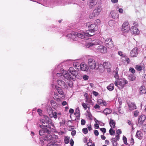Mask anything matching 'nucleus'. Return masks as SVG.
I'll return each mask as SVG.
<instances>
[{"instance_id": "f257e3e1", "label": "nucleus", "mask_w": 146, "mask_h": 146, "mask_svg": "<svg viewBox=\"0 0 146 146\" xmlns=\"http://www.w3.org/2000/svg\"><path fill=\"white\" fill-rule=\"evenodd\" d=\"M41 122L45 125L44 126V127L48 128L50 129V130L51 128V126L53 127L54 124L52 123V120L48 116L46 115H44V119H42Z\"/></svg>"}, {"instance_id": "f03ea898", "label": "nucleus", "mask_w": 146, "mask_h": 146, "mask_svg": "<svg viewBox=\"0 0 146 146\" xmlns=\"http://www.w3.org/2000/svg\"><path fill=\"white\" fill-rule=\"evenodd\" d=\"M94 30H87L86 31V32H83L80 33L79 36L80 38L81 39L85 38V40L87 39L88 37H90L95 35L96 33L95 31Z\"/></svg>"}, {"instance_id": "7ed1b4c3", "label": "nucleus", "mask_w": 146, "mask_h": 146, "mask_svg": "<svg viewBox=\"0 0 146 146\" xmlns=\"http://www.w3.org/2000/svg\"><path fill=\"white\" fill-rule=\"evenodd\" d=\"M88 64L90 69H98L100 66L96 62L93 57H91L89 58L88 60Z\"/></svg>"}, {"instance_id": "20e7f679", "label": "nucleus", "mask_w": 146, "mask_h": 146, "mask_svg": "<svg viewBox=\"0 0 146 146\" xmlns=\"http://www.w3.org/2000/svg\"><path fill=\"white\" fill-rule=\"evenodd\" d=\"M128 83L127 81L125 79H118L115 81L114 84L119 90L123 89L125 84Z\"/></svg>"}, {"instance_id": "39448f33", "label": "nucleus", "mask_w": 146, "mask_h": 146, "mask_svg": "<svg viewBox=\"0 0 146 146\" xmlns=\"http://www.w3.org/2000/svg\"><path fill=\"white\" fill-rule=\"evenodd\" d=\"M48 134L45 136L43 137V139L48 142L54 141V143H55L57 141L56 139L58 138V136L55 135H51L49 134Z\"/></svg>"}, {"instance_id": "423d86ee", "label": "nucleus", "mask_w": 146, "mask_h": 146, "mask_svg": "<svg viewBox=\"0 0 146 146\" xmlns=\"http://www.w3.org/2000/svg\"><path fill=\"white\" fill-rule=\"evenodd\" d=\"M96 7L94 10L92 14L90 15L89 16V18L90 19H92L94 17L98 16L99 14L102 10V9L100 6L97 5L96 6Z\"/></svg>"}, {"instance_id": "0eeeda50", "label": "nucleus", "mask_w": 146, "mask_h": 146, "mask_svg": "<svg viewBox=\"0 0 146 146\" xmlns=\"http://www.w3.org/2000/svg\"><path fill=\"white\" fill-rule=\"evenodd\" d=\"M80 34V33H78L77 32H73L71 34H68L66 36L68 37V38H70L71 39H72L74 40H77L78 38H80L79 36V34Z\"/></svg>"}, {"instance_id": "6e6552de", "label": "nucleus", "mask_w": 146, "mask_h": 146, "mask_svg": "<svg viewBox=\"0 0 146 146\" xmlns=\"http://www.w3.org/2000/svg\"><path fill=\"white\" fill-rule=\"evenodd\" d=\"M104 43L106 46L108 48H111L114 46L113 42L112 41L111 39L110 38H107L105 40Z\"/></svg>"}, {"instance_id": "1a4fd4ad", "label": "nucleus", "mask_w": 146, "mask_h": 146, "mask_svg": "<svg viewBox=\"0 0 146 146\" xmlns=\"http://www.w3.org/2000/svg\"><path fill=\"white\" fill-rule=\"evenodd\" d=\"M129 29V23L127 22L124 23L122 25L121 30L124 33H127L128 32Z\"/></svg>"}, {"instance_id": "9d476101", "label": "nucleus", "mask_w": 146, "mask_h": 146, "mask_svg": "<svg viewBox=\"0 0 146 146\" xmlns=\"http://www.w3.org/2000/svg\"><path fill=\"white\" fill-rule=\"evenodd\" d=\"M101 42L99 40H93L92 42L88 43L86 45V47L89 48L91 47L100 44Z\"/></svg>"}, {"instance_id": "9b49d317", "label": "nucleus", "mask_w": 146, "mask_h": 146, "mask_svg": "<svg viewBox=\"0 0 146 146\" xmlns=\"http://www.w3.org/2000/svg\"><path fill=\"white\" fill-rule=\"evenodd\" d=\"M62 73L63 76L65 78L68 80H73L72 76L66 70H63Z\"/></svg>"}, {"instance_id": "f8f14e48", "label": "nucleus", "mask_w": 146, "mask_h": 146, "mask_svg": "<svg viewBox=\"0 0 146 146\" xmlns=\"http://www.w3.org/2000/svg\"><path fill=\"white\" fill-rule=\"evenodd\" d=\"M146 119L145 116L143 115H140L138 119V123H136V124L139 126L142 125Z\"/></svg>"}, {"instance_id": "ddd939ff", "label": "nucleus", "mask_w": 146, "mask_h": 146, "mask_svg": "<svg viewBox=\"0 0 146 146\" xmlns=\"http://www.w3.org/2000/svg\"><path fill=\"white\" fill-rule=\"evenodd\" d=\"M50 131L49 129L45 127H44V129H41L39 131V135L41 136L44 135L45 133L50 134Z\"/></svg>"}, {"instance_id": "4468645a", "label": "nucleus", "mask_w": 146, "mask_h": 146, "mask_svg": "<svg viewBox=\"0 0 146 146\" xmlns=\"http://www.w3.org/2000/svg\"><path fill=\"white\" fill-rule=\"evenodd\" d=\"M98 50L99 52L102 53H106L107 52L106 48L103 45H100L98 46Z\"/></svg>"}, {"instance_id": "2eb2a0df", "label": "nucleus", "mask_w": 146, "mask_h": 146, "mask_svg": "<svg viewBox=\"0 0 146 146\" xmlns=\"http://www.w3.org/2000/svg\"><path fill=\"white\" fill-rule=\"evenodd\" d=\"M57 82L58 85L62 88L66 89L68 88L67 85L64 81L61 80H57Z\"/></svg>"}, {"instance_id": "dca6fc26", "label": "nucleus", "mask_w": 146, "mask_h": 146, "mask_svg": "<svg viewBox=\"0 0 146 146\" xmlns=\"http://www.w3.org/2000/svg\"><path fill=\"white\" fill-rule=\"evenodd\" d=\"M128 105L129 107V110L131 111L137 108V107L136 106L134 102L129 103L128 104Z\"/></svg>"}, {"instance_id": "f3484780", "label": "nucleus", "mask_w": 146, "mask_h": 146, "mask_svg": "<svg viewBox=\"0 0 146 146\" xmlns=\"http://www.w3.org/2000/svg\"><path fill=\"white\" fill-rule=\"evenodd\" d=\"M137 50V47L134 48L131 52V56L132 57H136L138 54Z\"/></svg>"}, {"instance_id": "a211bd4d", "label": "nucleus", "mask_w": 146, "mask_h": 146, "mask_svg": "<svg viewBox=\"0 0 146 146\" xmlns=\"http://www.w3.org/2000/svg\"><path fill=\"white\" fill-rule=\"evenodd\" d=\"M131 30L132 33L134 35H138L139 33V31L136 27L132 26L131 27Z\"/></svg>"}, {"instance_id": "6ab92c4d", "label": "nucleus", "mask_w": 146, "mask_h": 146, "mask_svg": "<svg viewBox=\"0 0 146 146\" xmlns=\"http://www.w3.org/2000/svg\"><path fill=\"white\" fill-rule=\"evenodd\" d=\"M80 67L81 70L84 71H87L89 68V67L87 65L84 63H81L80 64Z\"/></svg>"}, {"instance_id": "aec40b11", "label": "nucleus", "mask_w": 146, "mask_h": 146, "mask_svg": "<svg viewBox=\"0 0 146 146\" xmlns=\"http://www.w3.org/2000/svg\"><path fill=\"white\" fill-rule=\"evenodd\" d=\"M88 27L89 29L91 30H94L97 31L98 30V26L94 24L90 25L89 26H88Z\"/></svg>"}, {"instance_id": "412c9836", "label": "nucleus", "mask_w": 146, "mask_h": 146, "mask_svg": "<svg viewBox=\"0 0 146 146\" xmlns=\"http://www.w3.org/2000/svg\"><path fill=\"white\" fill-rule=\"evenodd\" d=\"M97 1L96 0H90L89 1L90 8L92 9L96 5Z\"/></svg>"}, {"instance_id": "4be33fe9", "label": "nucleus", "mask_w": 146, "mask_h": 146, "mask_svg": "<svg viewBox=\"0 0 146 146\" xmlns=\"http://www.w3.org/2000/svg\"><path fill=\"white\" fill-rule=\"evenodd\" d=\"M111 16L112 18L114 19H117L119 17L118 13H116L114 11H112L110 13Z\"/></svg>"}, {"instance_id": "5701e85b", "label": "nucleus", "mask_w": 146, "mask_h": 146, "mask_svg": "<svg viewBox=\"0 0 146 146\" xmlns=\"http://www.w3.org/2000/svg\"><path fill=\"white\" fill-rule=\"evenodd\" d=\"M139 92L141 94H143L146 93V90L145 87L142 86L139 88Z\"/></svg>"}, {"instance_id": "b1692460", "label": "nucleus", "mask_w": 146, "mask_h": 146, "mask_svg": "<svg viewBox=\"0 0 146 146\" xmlns=\"http://www.w3.org/2000/svg\"><path fill=\"white\" fill-rule=\"evenodd\" d=\"M136 136L139 139H141L143 137V134L141 131H137L136 133Z\"/></svg>"}, {"instance_id": "393cba45", "label": "nucleus", "mask_w": 146, "mask_h": 146, "mask_svg": "<svg viewBox=\"0 0 146 146\" xmlns=\"http://www.w3.org/2000/svg\"><path fill=\"white\" fill-rule=\"evenodd\" d=\"M51 113V114L50 113L49 114L50 117L51 118L53 117L55 119H56L57 115V113L55 111L53 112L52 110Z\"/></svg>"}, {"instance_id": "a878e982", "label": "nucleus", "mask_w": 146, "mask_h": 146, "mask_svg": "<svg viewBox=\"0 0 146 146\" xmlns=\"http://www.w3.org/2000/svg\"><path fill=\"white\" fill-rule=\"evenodd\" d=\"M70 74L72 76L73 80H74L75 78L78 75V71L74 70L73 72H71Z\"/></svg>"}, {"instance_id": "bb28decb", "label": "nucleus", "mask_w": 146, "mask_h": 146, "mask_svg": "<svg viewBox=\"0 0 146 146\" xmlns=\"http://www.w3.org/2000/svg\"><path fill=\"white\" fill-rule=\"evenodd\" d=\"M118 68L117 67L116 68L115 70L114 71V76L115 78L118 80L119 77L118 73Z\"/></svg>"}, {"instance_id": "cd10ccee", "label": "nucleus", "mask_w": 146, "mask_h": 146, "mask_svg": "<svg viewBox=\"0 0 146 146\" xmlns=\"http://www.w3.org/2000/svg\"><path fill=\"white\" fill-rule=\"evenodd\" d=\"M115 122L114 120L112 119H110V120L109 124L111 128H115Z\"/></svg>"}, {"instance_id": "c85d7f7f", "label": "nucleus", "mask_w": 146, "mask_h": 146, "mask_svg": "<svg viewBox=\"0 0 146 146\" xmlns=\"http://www.w3.org/2000/svg\"><path fill=\"white\" fill-rule=\"evenodd\" d=\"M103 67L106 69L110 68L111 64L110 63L108 62H104L103 64Z\"/></svg>"}, {"instance_id": "c756f323", "label": "nucleus", "mask_w": 146, "mask_h": 146, "mask_svg": "<svg viewBox=\"0 0 146 146\" xmlns=\"http://www.w3.org/2000/svg\"><path fill=\"white\" fill-rule=\"evenodd\" d=\"M98 104L101 106H106L107 104L106 102L102 100L101 99H99L98 100Z\"/></svg>"}, {"instance_id": "7c9ffc66", "label": "nucleus", "mask_w": 146, "mask_h": 146, "mask_svg": "<svg viewBox=\"0 0 146 146\" xmlns=\"http://www.w3.org/2000/svg\"><path fill=\"white\" fill-rule=\"evenodd\" d=\"M111 141L113 146H117V141L115 138H112L111 139Z\"/></svg>"}, {"instance_id": "2f4dec72", "label": "nucleus", "mask_w": 146, "mask_h": 146, "mask_svg": "<svg viewBox=\"0 0 146 146\" xmlns=\"http://www.w3.org/2000/svg\"><path fill=\"white\" fill-rule=\"evenodd\" d=\"M55 87L59 94L61 95H63V94L64 92L59 87L57 86H56Z\"/></svg>"}, {"instance_id": "473e14b6", "label": "nucleus", "mask_w": 146, "mask_h": 146, "mask_svg": "<svg viewBox=\"0 0 146 146\" xmlns=\"http://www.w3.org/2000/svg\"><path fill=\"white\" fill-rule=\"evenodd\" d=\"M128 78L130 81H133L135 80L136 77L133 74H130L128 76Z\"/></svg>"}, {"instance_id": "72a5a7b5", "label": "nucleus", "mask_w": 146, "mask_h": 146, "mask_svg": "<svg viewBox=\"0 0 146 146\" xmlns=\"http://www.w3.org/2000/svg\"><path fill=\"white\" fill-rule=\"evenodd\" d=\"M111 112V110L109 108H106L103 111L104 113L106 115L110 114Z\"/></svg>"}, {"instance_id": "f704fd0d", "label": "nucleus", "mask_w": 146, "mask_h": 146, "mask_svg": "<svg viewBox=\"0 0 146 146\" xmlns=\"http://www.w3.org/2000/svg\"><path fill=\"white\" fill-rule=\"evenodd\" d=\"M114 85L113 84H111L107 87L108 89L110 91H111L114 89Z\"/></svg>"}, {"instance_id": "c9c22d12", "label": "nucleus", "mask_w": 146, "mask_h": 146, "mask_svg": "<svg viewBox=\"0 0 146 146\" xmlns=\"http://www.w3.org/2000/svg\"><path fill=\"white\" fill-rule=\"evenodd\" d=\"M60 144L55 143H49L47 146H60Z\"/></svg>"}, {"instance_id": "e433bc0d", "label": "nucleus", "mask_w": 146, "mask_h": 146, "mask_svg": "<svg viewBox=\"0 0 146 146\" xmlns=\"http://www.w3.org/2000/svg\"><path fill=\"white\" fill-rule=\"evenodd\" d=\"M74 114L75 115H76L77 116L80 115V113L79 110L78 108L76 109L75 110V111L74 113Z\"/></svg>"}, {"instance_id": "4c0bfd02", "label": "nucleus", "mask_w": 146, "mask_h": 146, "mask_svg": "<svg viewBox=\"0 0 146 146\" xmlns=\"http://www.w3.org/2000/svg\"><path fill=\"white\" fill-rule=\"evenodd\" d=\"M112 128H111L109 130V133L111 135H112L115 133V130L113 129Z\"/></svg>"}, {"instance_id": "58836bf2", "label": "nucleus", "mask_w": 146, "mask_h": 146, "mask_svg": "<svg viewBox=\"0 0 146 146\" xmlns=\"http://www.w3.org/2000/svg\"><path fill=\"white\" fill-rule=\"evenodd\" d=\"M89 141V142L87 143V145L88 146H95L94 143H93L91 140L90 139Z\"/></svg>"}, {"instance_id": "ea45409f", "label": "nucleus", "mask_w": 146, "mask_h": 146, "mask_svg": "<svg viewBox=\"0 0 146 146\" xmlns=\"http://www.w3.org/2000/svg\"><path fill=\"white\" fill-rule=\"evenodd\" d=\"M82 131L85 134H86L88 133V130L87 128H83Z\"/></svg>"}, {"instance_id": "a19ab883", "label": "nucleus", "mask_w": 146, "mask_h": 146, "mask_svg": "<svg viewBox=\"0 0 146 146\" xmlns=\"http://www.w3.org/2000/svg\"><path fill=\"white\" fill-rule=\"evenodd\" d=\"M64 142L66 144H67L69 142V138L68 137H66L64 139Z\"/></svg>"}, {"instance_id": "79ce46f5", "label": "nucleus", "mask_w": 146, "mask_h": 146, "mask_svg": "<svg viewBox=\"0 0 146 146\" xmlns=\"http://www.w3.org/2000/svg\"><path fill=\"white\" fill-rule=\"evenodd\" d=\"M129 71L132 74H134L135 72V69L133 68H130L129 69Z\"/></svg>"}, {"instance_id": "37998d69", "label": "nucleus", "mask_w": 146, "mask_h": 146, "mask_svg": "<svg viewBox=\"0 0 146 146\" xmlns=\"http://www.w3.org/2000/svg\"><path fill=\"white\" fill-rule=\"evenodd\" d=\"M118 54L122 57H125V55L123 54V52L121 51H119Z\"/></svg>"}, {"instance_id": "c03bdc74", "label": "nucleus", "mask_w": 146, "mask_h": 146, "mask_svg": "<svg viewBox=\"0 0 146 146\" xmlns=\"http://www.w3.org/2000/svg\"><path fill=\"white\" fill-rule=\"evenodd\" d=\"M142 131L146 133V125H143L142 127Z\"/></svg>"}, {"instance_id": "a18cd8bd", "label": "nucleus", "mask_w": 146, "mask_h": 146, "mask_svg": "<svg viewBox=\"0 0 146 146\" xmlns=\"http://www.w3.org/2000/svg\"><path fill=\"white\" fill-rule=\"evenodd\" d=\"M136 69L138 70H142V68L141 66L137 65L136 66Z\"/></svg>"}, {"instance_id": "49530a36", "label": "nucleus", "mask_w": 146, "mask_h": 146, "mask_svg": "<svg viewBox=\"0 0 146 146\" xmlns=\"http://www.w3.org/2000/svg\"><path fill=\"white\" fill-rule=\"evenodd\" d=\"M74 70V68L72 67H70L69 68L68 71L70 73H71V72H73Z\"/></svg>"}, {"instance_id": "de8ad7c7", "label": "nucleus", "mask_w": 146, "mask_h": 146, "mask_svg": "<svg viewBox=\"0 0 146 146\" xmlns=\"http://www.w3.org/2000/svg\"><path fill=\"white\" fill-rule=\"evenodd\" d=\"M100 129L102 132L104 133H106V129L105 128H100Z\"/></svg>"}, {"instance_id": "09e8293b", "label": "nucleus", "mask_w": 146, "mask_h": 146, "mask_svg": "<svg viewBox=\"0 0 146 146\" xmlns=\"http://www.w3.org/2000/svg\"><path fill=\"white\" fill-rule=\"evenodd\" d=\"M83 79L85 80H87L89 78V76L86 75H84L83 76Z\"/></svg>"}, {"instance_id": "8fccbe9b", "label": "nucleus", "mask_w": 146, "mask_h": 146, "mask_svg": "<svg viewBox=\"0 0 146 146\" xmlns=\"http://www.w3.org/2000/svg\"><path fill=\"white\" fill-rule=\"evenodd\" d=\"M139 111L138 110H136L134 112V115L135 117H137L139 114Z\"/></svg>"}, {"instance_id": "3c124183", "label": "nucleus", "mask_w": 146, "mask_h": 146, "mask_svg": "<svg viewBox=\"0 0 146 146\" xmlns=\"http://www.w3.org/2000/svg\"><path fill=\"white\" fill-rule=\"evenodd\" d=\"M50 102L51 105L52 106H56V103L54 101V100H51Z\"/></svg>"}, {"instance_id": "603ef678", "label": "nucleus", "mask_w": 146, "mask_h": 146, "mask_svg": "<svg viewBox=\"0 0 146 146\" xmlns=\"http://www.w3.org/2000/svg\"><path fill=\"white\" fill-rule=\"evenodd\" d=\"M84 108L85 110H86L87 108V106L86 104L84 103H83L82 105Z\"/></svg>"}, {"instance_id": "864d4df0", "label": "nucleus", "mask_w": 146, "mask_h": 146, "mask_svg": "<svg viewBox=\"0 0 146 146\" xmlns=\"http://www.w3.org/2000/svg\"><path fill=\"white\" fill-rule=\"evenodd\" d=\"M84 96L85 97V99H86V102L88 100V96L87 94L86 93L84 94Z\"/></svg>"}, {"instance_id": "5fc2aeb1", "label": "nucleus", "mask_w": 146, "mask_h": 146, "mask_svg": "<svg viewBox=\"0 0 146 146\" xmlns=\"http://www.w3.org/2000/svg\"><path fill=\"white\" fill-rule=\"evenodd\" d=\"M116 133L117 134H118V135H119L121 134V131L120 129H118L116 131Z\"/></svg>"}, {"instance_id": "6e6d98bb", "label": "nucleus", "mask_w": 146, "mask_h": 146, "mask_svg": "<svg viewBox=\"0 0 146 146\" xmlns=\"http://www.w3.org/2000/svg\"><path fill=\"white\" fill-rule=\"evenodd\" d=\"M37 111L38 112L39 115H42V111L41 110L38 109L37 110Z\"/></svg>"}, {"instance_id": "4d7b16f0", "label": "nucleus", "mask_w": 146, "mask_h": 146, "mask_svg": "<svg viewBox=\"0 0 146 146\" xmlns=\"http://www.w3.org/2000/svg\"><path fill=\"white\" fill-rule=\"evenodd\" d=\"M87 127H88V130L89 131H91L92 130V128L91 127V125H88L87 126Z\"/></svg>"}, {"instance_id": "13d9d810", "label": "nucleus", "mask_w": 146, "mask_h": 146, "mask_svg": "<svg viewBox=\"0 0 146 146\" xmlns=\"http://www.w3.org/2000/svg\"><path fill=\"white\" fill-rule=\"evenodd\" d=\"M86 121L83 119H82L81 120V124L82 125H84L85 124Z\"/></svg>"}, {"instance_id": "bf43d9fd", "label": "nucleus", "mask_w": 146, "mask_h": 146, "mask_svg": "<svg viewBox=\"0 0 146 146\" xmlns=\"http://www.w3.org/2000/svg\"><path fill=\"white\" fill-rule=\"evenodd\" d=\"M76 133V131L75 130H74L72 131L71 132V135L72 136H74Z\"/></svg>"}, {"instance_id": "052dcab7", "label": "nucleus", "mask_w": 146, "mask_h": 146, "mask_svg": "<svg viewBox=\"0 0 146 146\" xmlns=\"http://www.w3.org/2000/svg\"><path fill=\"white\" fill-rule=\"evenodd\" d=\"M93 94L96 96H97L98 95V93L97 92L93 91Z\"/></svg>"}, {"instance_id": "680f3d73", "label": "nucleus", "mask_w": 146, "mask_h": 146, "mask_svg": "<svg viewBox=\"0 0 146 146\" xmlns=\"http://www.w3.org/2000/svg\"><path fill=\"white\" fill-rule=\"evenodd\" d=\"M94 133L96 136H98L99 135V132L97 130H94Z\"/></svg>"}, {"instance_id": "e2e57ef3", "label": "nucleus", "mask_w": 146, "mask_h": 146, "mask_svg": "<svg viewBox=\"0 0 146 146\" xmlns=\"http://www.w3.org/2000/svg\"><path fill=\"white\" fill-rule=\"evenodd\" d=\"M130 143L132 145H133L134 143V139L133 137H132L131 138L130 140Z\"/></svg>"}, {"instance_id": "0e129e2a", "label": "nucleus", "mask_w": 146, "mask_h": 146, "mask_svg": "<svg viewBox=\"0 0 146 146\" xmlns=\"http://www.w3.org/2000/svg\"><path fill=\"white\" fill-rule=\"evenodd\" d=\"M118 11L119 12L121 13H123V10L122 8H119Z\"/></svg>"}, {"instance_id": "69168bd1", "label": "nucleus", "mask_w": 146, "mask_h": 146, "mask_svg": "<svg viewBox=\"0 0 146 146\" xmlns=\"http://www.w3.org/2000/svg\"><path fill=\"white\" fill-rule=\"evenodd\" d=\"M74 143V142L73 139H71L70 141V144L71 146H73V145Z\"/></svg>"}, {"instance_id": "338daca9", "label": "nucleus", "mask_w": 146, "mask_h": 146, "mask_svg": "<svg viewBox=\"0 0 146 146\" xmlns=\"http://www.w3.org/2000/svg\"><path fill=\"white\" fill-rule=\"evenodd\" d=\"M74 112V110L73 109L70 108L69 110V112L70 113H73Z\"/></svg>"}, {"instance_id": "774afa93", "label": "nucleus", "mask_w": 146, "mask_h": 146, "mask_svg": "<svg viewBox=\"0 0 146 146\" xmlns=\"http://www.w3.org/2000/svg\"><path fill=\"white\" fill-rule=\"evenodd\" d=\"M94 108L95 109H96L98 108H100V106L99 105H98L97 104H96L94 106Z\"/></svg>"}]
</instances>
